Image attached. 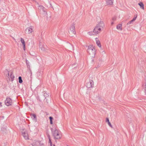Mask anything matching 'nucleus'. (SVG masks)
<instances>
[{
    "mask_svg": "<svg viewBox=\"0 0 146 146\" xmlns=\"http://www.w3.org/2000/svg\"><path fill=\"white\" fill-rule=\"evenodd\" d=\"M0 106L1 107H2V103L1 102H0Z\"/></svg>",
    "mask_w": 146,
    "mask_h": 146,
    "instance_id": "30",
    "label": "nucleus"
},
{
    "mask_svg": "<svg viewBox=\"0 0 146 146\" xmlns=\"http://www.w3.org/2000/svg\"><path fill=\"white\" fill-rule=\"evenodd\" d=\"M34 27L33 26H30L27 28L25 31L26 34H30L34 32Z\"/></svg>",
    "mask_w": 146,
    "mask_h": 146,
    "instance_id": "5",
    "label": "nucleus"
},
{
    "mask_svg": "<svg viewBox=\"0 0 146 146\" xmlns=\"http://www.w3.org/2000/svg\"><path fill=\"white\" fill-rule=\"evenodd\" d=\"M39 47H40V48H41V49L42 50V48H41V45L40 44V45H39Z\"/></svg>",
    "mask_w": 146,
    "mask_h": 146,
    "instance_id": "32",
    "label": "nucleus"
},
{
    "mask_svg": "<svg viewBox=\"0 0 146 146\" xmlns=\"http://www.w3.org/2000/svg\"><path fill=\"white\" fill-rule=\"evenodd\" d=\"M31 118L34 120L36 121V115L35 114H32L31 115Z\"/></svg>",
    "mask_w": 146,
    "mask_h": 146,
    "instance_id": "14",
    "label": "nucleus"
},
{
    "mask_svg": "<svg viewBox=\"0 0 146 146\" xmlns=\"http://www.w3.org/2000/svg\"><path fill=\"white\" fill-rule=\"evenodd\" d=\"M94 85V82L92 80H90L89 82L87 83L86 84V86L88 88L92 87Z\"/></svg>",
    "mask_w": 146,
    "mask_h": 146,
    "instance_id": "11",
    "label": "nucleus"
},
{
    "mask_svg": "<svg viewBox=\"0 0 146 146\" xmlns=\"http://www.w3.org/2000/svg\"><path fill=\"white\" fill-rule=\"evenodd\" d=\"M145 91L146 92V90H145Z\"/></svg>",
    "mask_w": 146,
    "mask_h": 146,
    "instance_id": "36",
    "label": "nucleus"
},
{
    "mask_svg": "<svg viewBox=\"0 0 146 146\" xmlns=\"http://www.w3.org/2000/svg\"><path fill=\"white\" fill-rule=\"evenodd\" d=\"M69 33L70 36H72L74 35L76 33L75 27L74 24H72L70 27L69 30L68 31Z\"/></svg>",
    "mask_w": 146,
    "mask_h": 146,
    "instance_id": "4",
    "label": "nucleus"
},
{
    "mask_svg": "<svg viewBox=\"0 0 146 146\" xmlns=\"http://www.w3.org/2000/svg\"><path fill=\"white\" fill-rule=\"evenodd\" d=\"M49 118L50 121V123L51 124H52L53 123L52 120L53 119V118L51 116H50Z\"/></svg>",
    "mask_w": 146,
    "mask_h": 146,
    "instance_id": "20",
    "label": "nucleus"
},
{
    "mask_svg": "<svg viewBox=\"0 0 146 146\" xmlns=\"http://www.w3.org/2000/svg\"><path fill=\"white\" fill-rule=\"evenodd\" d=\"M53 146H55V145H54Z\"/></svg>",
    "mask_w": 146,
    "mask_h": 146,
    "instance_id": "35",
    "label": "nucleus"
},
{
    "mask_svg": "<svg viewBox=\"0 0 146 146\" xmlns=\"http://www.w3.org/2000/svg\"><path fill=\"white\" fill-rule=\"evenodd\" d=\"M2 53L1 51H0V59L1 58Z\"/></svg>",
    "mask_w": 146,
    "mask_h": 146,
    "instance_id": "29",
    "label": "nucleus"
},
{
    "mask_svg": "<svg viewBox=\"0 0 146 146\" xmlns=\"http://www.w3.org/2000/svg\"><path fill=\"white\" fill-rule=\"evenodd\" d=\"M38 9L41 11L43 12L46 15H47V13L46 11V9L43 6L40 5L38 6Z\"/></svg>",
    "mask_w": 146,
    "mask_h": 146,
    "instance_id": "8",
    "label": "nucleus"
},
{
    "mask_svg": "<svg viewBox=\"0 0 146 146\" xmlns=\"http://www.w3.org/2000/svg\"><path fill=\"white\" fill-rule=\"evenodd\" d=\"M44 96L45 97H47L48 96V95L46 93H45L44 94Z\"/></svg>",
    "mask_w": 146,
    "mask_h": 146,
    "instance_id": "27",
    "label": "nucleus"
},
{
    "mask_svg": "<svg viewBox=\"0 0 146 146\" xmlns=\"http://www.w3.org/2000/svg\"><path fill=\"white\" fill-rule=\"evenodd\" d=\"M88 52L89 54L92 56H94L95 54V50L94 46L92 45H90L88 46L87 49Z\"/></svg>",
    "mask_w": 146,
    "mask_h": 146,
    "instance_id": "2",
    "label": "nucleus"
},
{
    "mask_svg": "<svg viewBox=\"0 0 146 146\" xmlns=\"http://www.w3.org/2000/svg\"><path fill=\"white\" fill-rule=\"evenodd\" d=\"M21 41L23 44H25V41L23 38H21Z\"/></svg>",
    "mask_w": 146,
    "mask_h": 146,
    "instance_id": "22",
    "label": "nucleus"
},
{
    "mask_svg": "<svg viewBox=\"0 0 146 146\" xmlns=\"http://www.w3.org/2000/svg\"><path fill=\"white\" fill-rule=\"evenodd\" d=\"M12 100L9 97L6 98L5 101V104L7 106L11 105L12 104Z\"/></svg>",
    "mask_w": 146,
    "mask_h": 146,
    "instance_id": "6",
    "label": "nucleus"
},
{
    "mask_svg": "<svg viewBox=\"0 0 146 146\" xmlns=\"http://www.w3.org/2000/svg\"><path fill=\"white\" fill-rule=\"evenodd\" d=\"M138 5L140 6L141 8L143 9H144V5L142 2H140L138 3Z\"/></svg>",
    "mask_w": 146,
    "mask_h": 146,
    "instance_id": "15",
    "label": "nucleus"
},
{
    "mask_svg": "<svg viewBox=\"0 0 146 146\" xmlns=\"http://www.w3.org/2000/svg\"><path fill=\"white\" fill-rule=\"evenodd\" d=\"M0 51H1V49L0 48Z\"/></svg>",
    "mask_w": 146,
    "mask_h": 146,
    "instance_id": "34",
    "label": "nucleus"
},
{
    "mask_svg": "<svg viewBox=\"0 0 146 146\" xmlns=\"http://www.w3.org/2000/svg\"><path fill=\"white\" fill-rule=\"evenodd\" d=\"M104 26V24L102 21H100L99 22H98V24L96 25V27L98 28H100L101 29H103Z\"/></svg>",
    "mask_w": 146,
    "mask_h": 146,
    "instance_id": "9",
    "label": "nucleus"
},
{
    "mask_svg": "<svg viewBox=\"0 0 146 146\" xmlns=\"http://www.w3.org/2000/svg\"><path fill=\"white\" fill-rule=\"evenodd\" d=\"M122 25L121 24H119L117 26V29L118 30H122Z\"/></svg>",
    "mask_w": 146,
    "mask_h": 146,
    "instance_id": "16",
    "label": "nucleus"
},
{
    "mask_svg": "<svg viewBox=\"0 0 146 146\" xmlns=\"http://www.w3.org/2000/svg\"><path fill=\"white\" fill-rule=\"evenodd\" d=\"M106 122H108V124L109 125L110 127H112V125H111V123H110V122L108 118H106Z\"/></svg>",
    "mask_w": 146,
    "mask_h": 146,
    "instance_id": "19",
    "label": "nucleus"
},
{
    "mask_svg": "<svg viewBox=\"0 0 146 146\" xmlns=\"http://www.w3.org/2000/svg\"><path fill=\"white\" fill-rule=\"evenodd\" d=\"M23 49L24 50H25V44H23Z\"/></svg>",
    "mask_w": 146,
    "mask_h": 146,
    "instance_id": "28",
    "label": "nucleus"
},
{
    "mask_svg": "<svg viewBox=\"0 0 146 146\" xmlns=\"http://www.w3.org/2000/svg\"><path fill=\"white\" fill-rule=\"evenodd\" d=\"M137 17V16H136L135 17H134L132 19L134 21L136 19Z\"/></svg>",
    "mask_w": 146,
    "mask_h": 146,
    "instance_id": "26",
    "label": "nucleus"
},
{
    "mask_svg": "<svg viewBox=\"0 0 146 146\" xmlns=\"http://www.w3.org/2000/svg\"><path fill=\"white\" fill-rule=\"evenodd\" d=\"M43 144L41 143L39 141H35L32 144L33 146H41Z\"/></svg>",
    "mask_w": 146,
    "mask_h": 146,
    "instance_id": "10",
    "label": "nucleus"
},
{
    "mask_svg": "<svg viewBox=\"0 0 146 146\" xmlns=\"http://www.w3.org/2000/svg\"><path fill=\"white\" fill-rule=\"evenodd\" d=\"M113 0H106V3L108 5H112L113 3Z\"/></svg>",
    "mask_w": 146,
    "mask_h": 146,
    "instance_id": "13",
    "label": "nucleus"
},
{
    "mask_svg": "<svg viewBox=\"0 0 146 146\" xmlns=\"http://www.w3.org/2000/svg\"><path fill=\"white\" fill-rule=\"evenodd\" d=\"M26 64L27 65V67L28 68L30 69V63L29 61L27 59L26 60Z\"/></svg>",
    "mask_w": 146,
    "mask_h": 146,
    "instance_id": "17",
    "label": "nucleus"
},
{
    "mask_svg": "<svg viewBox=\"0 0 146 146\" xmlns=\"http://www.w3.org/2000/svg\"><path fill=\"white\" fill-rule=\"evenodd\" d=\"M8 75L9 78L10 77L11 78V81H13L15 77L12 74V72H9L8 73Z\"/></svg>",
    "mask_w": 146,
    "mask_h": 146,
    "instance_id": "12",
    "label": "nucleus"
},
{
    "mask_svg": "<svg viewBox=\"0 0 146 146\" xmlns=\"http://www.w3.org/2000/svg\"><path fill=\"white\" fill-rule=\"evenodd\" d=\"M116 17H113L112 19V21H114L116 20Z\"/></svg>",
    "mask_w": 146,
    "mask_h": 146,
    "instance_id": "25",
    "label": "nucleus"
},
{
    "mask_svg": "<svg viewBox=\"0 0 146 146\" xmlns=\"http://www.w3.org/2000/svg\"><path fill=\"white\" fill-rule=\"evenodd\" d=\"M19 82L20 83H21L23 82V80L22 79V78L21 76L19 77Z\"/></svg>",
    "mask_w": 146,
    "mask_h": 146,
    "instance_id": "21",
    "label": "nucleus"
},
{
    "mask_svg": "<svg viewBox=\"0 0 146 146\" xmlns=\"http://www.w3.org/2000/svg\"><path fill=\"white\" fill-rule=\"evenodd\" d=\"M96 43L97 45L99 47H101V45L100 43V41L96 40Z\"/></svg>",
    "mask_w": 146,
    "mask_h": 146,
    "instance_id": "18",
    "label": "nucleus"
},
{
    "mask_svg": "<svg viewBox=\"0 0 146 146\" xmlns=\"http://www.w3.org/2000/svg\"><path fill=\"white\" fill-rule=\"evenodd\" d=\"M22 135L25 139H29V136L27 131L25 129H23L22 130Z\"/></svg>",
    "mask_w": 146,
    "mask_h": 146,
    "instance_id": "7",
    "label": "nucleus"
},
{
    "mask_svg": "<svg viewBox=\"0 0 146 146\" xmlns=\"http://www.w3.org/2000/svg\"><path fill=\"white\" fill-rule=\"evenodd\" d=\"M133 22L134 21L133 20H132L128 22L127 24V25H128L131 24L133 23Z\"/></svg>",
    "mask_w": 146,
    "mask_h": 146,
    "instance_id": "23",
    "label": "nucleus"
},
{
    "mask_svg": "<svg viewBox=\"0 0 146 146\" xmlns=\"http://www.w3.org/2000/svg\"><path fill=\"white\" fill-rule=\"evenodd\" d=\"M101 30L100 28L96 26L93 31L89 32V34L91 35H97L100 32Z\"/></svg>",
    "mask_w": 146,
    "mask_h": 146,
    "instance_id": "3",
    "label": "nucleus"
},
{
    "mask_svg": "<svg viewBox=\"0 0 146 146\" xmlns=\"http://www.w3.org/2000/svg\"><path fill=\"white\" fill-rule=\"evenodd\" d=\"M51 130L54 139H58L61 138L62 135L61 132L59 130L56 129L54 130H53L52 129H51Z\"/></svg>",
    "mask_w": 146,
    "mask_h": 146,
    "instance_id": "1",
    "label": "nucleus"
},
{
    "mask_svg": "<svg viewBox=\"0 0 146 146\" xmlns=\"http://www.w3.org/2000/svg\"><path fill=\"white\" fill-rule=\"evenodd\" d=\"M114 21H113L112 22H111V25H113V24H114Z\"/></svg>",
    "mask_w": 146,
    "mask_h": 146,
    "instance_id": "31",
    "label": "nucleus"
},
{
    "mask_svg": "<svg viewBox=\"0 0 146 146\" xmlns=\"http://www.w3.org/2000/svg\"><path fill=\"white\" fill-rule=\"evenodd\" d=\"M103 53H105V52L104 51H103L102 52Z\"/></svg>",
    "mask_w": 146,
    "mask_h": 146,
    "instance_id": "33",
    "label": "nucleus"
},
{
    "mask_svg": "<svg viewBox=\"0 0 146 146\" xmlns=\"http://www.w3.org/2000/svg\"><path fill=\"white\" fill-rule=\"evenodd\" d=\"M48 138L49 140V143H50L51 146H52V142L50 136H48Z\"/></svg>",
    "mask_w": 146,
    "mask_h": 146,
    "instance_id": "24",
    "label": "nucleus"
}]
</instances>
